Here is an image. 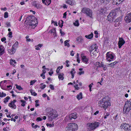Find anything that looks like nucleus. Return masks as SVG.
Returning <instances> with one entry per match:
<instances>
[{
  "label": "nucleus",
  "instance_id": "obj_1",
  "mask_svg": "<svg viewBox=\"0 0 131 131\" xmlns=\"http://www.w3.org/2000/svg\"><path fill=\"white\" fill-rule=\"evenodd\" d=\"M98 104L99 106L103 108L105 110H106L107 108L111 106L110 103L106 97L104 98L99 101Z\"/></svg>",
  "mask_w": 131,
  "mask_h": 131
},
{
  "label": "nucleus",
  "instance_id": "obj_2",
  "mask_svg": "<svg viewBox=\"0 0 131 131\" xmlns=\"http://www.w3.org/2000/svg\"><path fill=\"white\" fill-rule=\"evenodd\" d=\"M131 110V99L127 101L125 103L123 108V113L127 114Z\"/></svg>",
  "mask_w": 131,
  "mask_h": 131
},
{
  "label": "nucleus",
  "instance_id": "obj_3",
  "mask_svg": "<svg viewBox=\"0 0 131 131\" xmlns=\"http://www.w3.org/2000/svg\"><path fill=\"white\" fill-rule=\"evenodd\" d=\"M78 128V125L74 123H69L65 128L66 131H75L77 130Z\"/></svg>",
  "mask_w": 131,
  "mask_h": 131
},
{
  "label": "nucleus",
  "instance_id": "obj_4",
  "mask_svg": "<svg viewBox=\"0 0 131 131\" xmlns=\"http://www.w3.org/2000/svg\"><path fill=\"white\" fill-rule=\"evenodd\" d=\"M118 8L116 9L111 11V13L107 16V19L110 22L112 23L113 21V19H114V17L116 16L117 13L116 12V10H117Z\"/></svg>",
  "mask_w": 131,
  "mask_h": 131
},
{
  "label": "nucleus",
  "instance_id": "obj_5",
  "mask_svg": "<svg viewBox=\"0 0 131 131\" xmlns=\"http://www.w3.org/2000/svg\"><path fill=\"white\" fill-rule=\"evenodd\" d=\"M77 117V114L76 113H73L70 114L69 116H67L65 118L64 121L65 122H67L69 121H72Z\"/></svg>",
  "mask_w": 131,
  "mask_h": 131
},
{
  "label": "nucleus",
  "instance_id": "obj_6",
  "mask_svg": "<svg viewBox=\"0 0 131 131\" xmlns=\"http://www.w3.org/2000/svg\"><path fill=\"white\" fill-rule=\"evenodd\" d=\"M100 124L99 122H95L88 124L87 125L90 129L93 130L98 127Z\"/></svg>",
  "mask_w": 131,
  "mask_h": 131
},
{
  "label": "nucleus",
  "instance_id": "obj_7",
  "mask_svg": "<svg viewBox=\"0 0 131 131\" xmlns=\"http://www.w3.org/2000/svg\"><path fill=\"white\" fill-rule=\"evenodd\" d=\"M81 12L85 13L86 15L92 18V13H93L92 10L88 8H84L82 9Z\"/></svg>",
  "mask_w": 131,
  "mask_h": 131
},
{
  "label": "nucleus",
  "instance_id": "obj_8",
  "mask_svg": "<svg viewBox=\"0 0 131 131\" xmlns=\"http://www.w3.org/2000/svg\"><path fill=\"white\" fill-rule=\"evenodd\" d=\"M49 118L51 119L57 117L58 116L57 112L53 109L52 110L51 109H50V111L49 112Z\"/></svg>",
  "mask_w": 131,
  "mask_h": 131
},
{
  "label": "nucleus",
  "instance_id": "obj_9",
  "mask_svg": "<svg viewBox=\"0 0 131 131\" xmlns=\"http://www.w3.org/2000/svg\"><path fill=\"white\" fill-rule=\"evenodd\" d=\"M106 59L109 62L113 60L115 57L114 54L111 52H108L106 54Z\"/></svg>",
  "mask_w": 131,
  "mask_h": 131
},
{
  "label": "nucleus",
  "instance_id": "obj_10",
  "mask_svg": "<svg viewBox=\"0 0 131 131\" xmlns=\"http://www.w3.org/2000/svg\"><path fill=\"white\" fill-rule=\"evenodd\" d=\"M120 127L124 129L125 131H131V125L129 124L124 123L121 125Z\"/></svg>",
  "mask_w": 131,
  "mask_h": 131
},
{
  "label": "nucleus",
  "instance_id": "obj_11",
  "mask_svg": "<svg viewBox=\"0 0 131 131\" xmlns=\"http://www.w3.org/2000/svg\"><path fill=\"white\" fill-rule=\"evenodd\" d=\"M122 20L123 16H121V17H118L114 21L115 23L114 24V26L116 27L119 26L122 23Z\"/></svg>",
  "mask_w": 131,
  "mask_h": 131
},
{
  "label": "nucleus",
  "instance_id": "obj_12",
  "mask_svg": "<svg viewBox=\"0 0 131 131\" xmlns=\"http://www.w3.org/2000/svg\"><path fill=\"white\" fill-rule=\"evenodd\" d=\"M125 20L127 23L131 22V12L127 14L126 16Z\"/></svg>",
  "mask_w": 131,
  "mask_h": 131
},
{
  "label": "nucleus",
  "instance_id": "obj_13",
  "mask_svg": "<svg viewBox=\"0 0 131 131\" xmlns=\"http://www.w3.org/2000/svg\"><path fill=\"white\" fill-rule=\"evenodd\" d=\"M16 102V100H14L13 101H11L10 103L8 104V106L14 109H15L16 107V106L15 103Z\"/></svg>",
  "mask_w": 131,
  "mask_h": 131
},
{
  "label": "nucleus",
  "instance_id": "obj_14",
  "mask_svg": "<svg viewBox=\"0 0 131 131\" xmlns=\"http://www.w3.org/2000/svg\"><path fill=\"white\" fill-rule=\"evenodd\" d=\"M118 42V45L119 48H121L125 43V41L122 38H119Z\"/></svg>",
  "mask_w": 131,
  "mask_h": 131
},
{
  "label": "nucleus",
  "instance_id": "obj_15",
  "mask_svg": "<svg viewBox=\"0 0 131 131\" xmlns=\"http://www.w3.org/2000/svg\"><path fill=\"white\" fill-rule=\"evenodd\" d=\"M35 18V17L33 16L29 15L27 17L26 20L25 21V22L26 21H29L30 23H31V22L33 21L32 20L33 19Z\"/></svg>",
  "mask_w": 131,
  "mask_h": 131
},
{
  "label": "nucleus",
  "instance_id": "obj_16",
  "mask_svg": "<svg viewBox=\"0 0 131 131\" xmlns=\"http://www.w3.org/2000/svg\"><path fill=\"white\" fill-rule=\"evenodd\" d=\"M98 47L96 46V44H94L91 46L90 49H89V51L90 53L92 52L95 49H97Z\"/></svg>",
  "mask_w": 131,
  "mask_h": 131
},
{
  "label": "nucleus",
  "instance_id": "obj_17",
  "mask_svg": "<svg viewBox=\"0 0 131 131\" xmlns=\"http://www.w3.org/2000/svg\"><path fill=\"white\" fill-rule=\"evenodd\" d=\"M122 2L121 0H113V5H118Z\"/></svg>",
  "mask_w": 131,
  "mask_h": 131
},
{
  "label": "nucleus",
  "instance_id": "obj_18",
  "mask_svg": "<svg viewBox=\"0 0 131 131\" xmlns=\"http://www.w3.org/2000/svg\"><path fill=\"white\" fill-rule=\"evenodd\" d=\"M101 64L99 62H97L94 64L95 68L96 70H98V68H101Z\"/></svg>",
  "mask_w": 131,
  "mask_h": 131
},
{
  "label": "nucleus",
  "instance_id": "obj_19",
  "mask_svg": "<svg viewBox=\"0 0 131 131\" xmlns=\"http://www.w3.org/2000/svg\"><path fill=\"white\" fill-rule=\"evenodd\" d=\"M43 3L46 5H49L50 4L51 0H42Z\"/></svg>",
  "mask_w": 131,
  "mask_h": 131
},
{
  "label": "nucleus",
  "instance_id": "obj_20",
  "mask_svg": "<svg viewBox=\"0 0 131 131\" xmlns=\"http://www.w3.org/2000/svg\"><path fill=\"white\" fill-rule=\"evenodd\" d=\"M81 57L83 62L85 63H88V59L86 58L85 56H83L82 57L81 56Z\"/></svg>",
  "mask_w": 131,
  "mask_h": 131
},
{
  "label": "nucleus",
  "instance_id": "obj_21",
  "mask_svg": "<svg viewBox=\"0 0 131 131\" xmlns=\"http://www.w3.org/2000/svg\"><path fill=\"white\" fill-rule=\"evenodd\" d=\"M16 51V49L15 48L12 47V49L11 50H9L8 51L10 52V54H13Z\"/></svg>",
  "mask_w": 131,
  "mask_h": 131
},
{
  "label": "nucleus",
  "instance_id": "obj_22",
  "mask_svg": "<svg viewBox=\"0 0 131 131\" xmlns=\"http://www.w3.org/2000/svg\"><path fill=\"white\" fill-rule=\"evenodd\" d=\"M34 21L31 22V27L33 28H34L37 26V22H36V23H33Z\"/></svg>",
  "mask_w": 131,
  "mask_h": 131
},
{
  "label": "nucleus",
  "instance_id": "obj_23",
  "mask_svg": "<svg viewBox=\"0 0 131 131\" xmlns=\"http://www.w3.org/2000/svg\"><path fill=\"white\" fill-rule=\"evenodd\" d=\"M64 75L63 73H59L58 74V78L59 80H63L64 79V77H63Z\"/></svg>",
  "mask_w": 131,
  "mask_h": 131
},
{
  "label": "nucleus",
  "instance_id": "obj_24",
  "mask_svg": "<svg viewBox=\"0 0 131 131\" xmlns=\"http://www.w3.org/2000/svg\"><path fill=\"white\" fill-rule=\"evenodd\" d=\"M82 92H80L79 94H78L77 96V98L79 100L82 99Z\"/></svg>",
  "mask_w": 131,
  "mask_h": 131
},
{
  "label": "nucleus",
  "instance_id": "obj_25",
  "mask_svg": "<svg viewBox=\"0 0 131 131\" xmlns=\"http://www.w3.org/2000/svg\"><path fill=\"white\" fill-rule=\"evenodd\" d=\"M4 48L2 46H0V56L2 55L4 52Z\"/></svg>",
  "mask_w": 131,
  "mask_h": 131
},
{
  "label": "nucleus",
  "instance_id": "obj_26",
  "mask_svg": "<svg viewBox=\"0 0 131 131\" xmlns=\"http://www.w3.org/2000/svg\"><path fill=\"white\" fill-rule=\"evenodd\" d=\"M93 36V34L91 33V34L89 35H85V37L87 39H92Z\"/></svg>",
  "mask_w": 131,
  "mask_h": 131
},
{
  "label": "nucleus",
  "instance_id": "obj_27",
  "mask_svg": "<svg viewBox=\"0 0 131 131\" xmlns=\"http://www.w3.org/2000/svg\"><path fill=\"white\" fill-rule=\"evenodd\" d=\"M70 40H66L64 41V44L65 46H67L68 47H70V44L68 43L69 41Z\"/></svg>",
  "mask_w": 131,
  "mask_h": 131
},
{
  "label": "nucleus",
  "instance_id": "obj_28",
  "mask_svg": "<svg viewBox=\"0 0 131 131\" xmlns=\"http://www.w3.org/2000/svg\"><path fill=\"white\" fill-rule=\"evenodd\" d=\"M77 40L79 42H82L83 41V39L81 37H79L77 38Z\"/></svg>",
  "mask_w": 131,
  "mask_h": 131
},
{
  "label": "nucleus",
  "instance_id": "obj_29",
  "mask_svg": "<svg viewBox=\"0 0 131 131\" xmlns=\"http://www.w3.org/2000/svg\"><path fill=\"white\" fill-rule=\"evenodd\" d=\"M110 115V113H107L104 115L103 117L105 119L108 118Z\"/></svg>",
  "mask_w": 131,
  "mask_h": 131
},
{
  "label": "nucleus",
  "instance_id": "obj_30",
  "mask_svg": "<svg viewBox=\"0 0 131 131\" xmlns=\"http://www.w3.org/2000/svg\"><path fill=\"white\" fill-rule=\"evenodd\" d=\"M63 21L62 20H61L59 22L58 24L59 26L61 28H62V27L63 26Z\"/></svg>",
  "mask_w": 131,
  "mask_h": 131
},
{
  "label": "nucleus",
  "instance_id": "obj_31",
  "mask_svg": "<svg viewBox=\"0 0 131 131\" xmlns=\"http://www.w3.org/2000/svg\"><path fill=\"white\" fill-rule=\"evenodd\" d=\"M30 92L32 95L34 96H36L37 95V94L35 92H33V90L32 89H31L30 90Z\"/></svg>",
  "mask_w": 131,
  "mask_h": 131
},
{
  "label": "nucleus",
  "instance_id": "obj_32",
  "mask_svg": "<svg viewBox=\"0 0 131 131\" xmlns=\"http://www.w3.org/2000/svg\"><path fill=\"white\" fill-rule=\"evenodd\" d=\"M117 63V61H115L112 63H111L110 64H109V65L110 66H111V67L113 68L114 65Z\"/></svg>",
  "mask_w": 131,
  "mask_h": 131
},
{
  "label": "nucleus",
  "instance_id": "obj_33",
  "mask_svg": "<svg viewBox=\"0 0 131 131\" xmlns=\"http://www.w3.org/2000/svg\"><path fill=\"white\" fill-rule=\"evenodd\" d=\"M10 64L11 65H14V64L16 63V62L14 60L11 59L10 60Z\"/></svg>",
  "mask_w": 131,
  "mask_h": 131
},
{
  "label": "nucleus",
  "instance_id": "obj_34",
  "mask_svg": "<svg viewBox=\"0 0 131 131\" xmlns=\"http://www.w3.org/2000/svg\"><path fill=\"white\" fill-rule=\"evenodd\" d=\"M10 99V97L8 96L6 97V98H5L4 101V102L6 103V102H8V100Z\"/></svg>",
  "mask_w": 131,
  "mask_h": 131
},
{
  "label": "nucleus",
  "instance_id": "obj_35",
  "mask_svg": "<svg viewBox=\"0 0 131 131\" xmlns=\"http://www.w3.org/2000/svg\"><path fill=\"white\" fill-rule=\"evenodd\" d=\"M22 103L21 104V106H25V104L26 102L24 100H21L20 101Z\"/></svg>",
  "mask_w": 131,
  "mask_h": 131
},
{
  "label": "nucleus",
  "instance_id": "obj_36",
  "mask_svg": "<svg viewBox=\"0 0 131 131\" xmlns=\"http://www.w3.org/2000/svg\"><path fill=\"white\" fill-rule=\"evenodd\" d=\"M15 86H16V88L17 89H18L19 90H22L23 89L20 85H17L16 84L15 85Z\"/></svg>",
  "mask_w": 131,
  "mask_h": 131
},
{
  "label": "nucleus",
  "instance_id": "obj_37",
  "mask_svg": "<svg viewBox=\"0 0 131 131\" xmlns=\"http://www.w3.org/2000/svg\"><path fill=\"white\" fill-rule=\"evenodd\" d=\"M102 63V62L101 63ZM101 68L103 69L104 70H105L106 69V67L105 65H104L103 64L101 63Z\"/></svg>",
  "mask_w": 131,
  "mask_h": 131
},
{
  "label": "nucleus",
  "instance_id": "obj_38",
  "mask_svg": "<svg viewBox=\"0 0 131 131\" xmlns=\"http://www.w3.org/2000/svg\"><path fill=\"white\" fill-rule=\"evenodd\" d=\"M74 25L75 26H78L79 25V24L78 20H76L73 23Z\"/></svg>",
  "mask_w": 131,
  "mask_h": 131
},
{
  "label": "nucleus",
  "instance_id": "obj_39",
  "mask_svg": "<svg viewBox=\"0 0 131 131\" xmlns=\"http://www.w3.org/2000/svg\"><path fill=\"white\" fill-rule=\"evenodd\" d=\"M66 3H67L68 4H69L70 5H73V4H72V2L69 0H66Z\"/></svg>",
  "mask_w": 131,
  "mask_h": 131
},
{
  "label": "nucleus",
  "instance_id": "obj_40",
  "mask_svg": "<svg viewBox=\"0 0 131 131\" xmlns=\"http://www.w3.org/2000/svg\"><path fill=\"white\" fill-rule=\"evenodd\" d=\"M4 17L5 18H7L8 17V13L7 12H6L5 13Z\"/></svg>",
  "mask_w": 131,
  "mask_h": 131
},
{
  "label": "nucleus",
  "instance_id": "obj_41",
  "mask_svg": "<svg viewBox=\"0 0 131 131\" xmlns=\"http://www.w3.org/2000/svg\"><path fill=\"white\" fill-rule=\"evenodd\" d=\"M56 29L55 28H53L52 29H51L50 31V32H51V33H54V34L55 33H56Z\"/></svg>",
  "mask_w": 131,
  "mask_h": 131
},
{
  "label": "nucleus",
  "instance_id": "obj_42",
  "mask_svg": "<svg viewBox=\"0 0 131 131\" xmlns=\"http://www.w3.org/2000/svg\"><path fill=\"white\" fill-rule=\"evenodd\" d=\"M75 73L76 71H75L74 69V68H73L70 72V73L71 74H75Z\"/></svg>",
  "mask_w": 131,
  "mask_h": 131
},
{
  "label": "nucleus",
  "instance_id": "obj_43",
  "mask_svg": "<svg viewBox=\"0 0 131 131\" xmlns=\"http://www.w3.org/2000/svg\"><path fill=\"white\" fill-rule=\"evenodd\" d=\"M37 81L36 80H34L31 81L30 82V85H32L34 84Z\"/></svg>",
  "mask_w": 131,
  "mask_h": 131
},
{
  "label": "nucleus",
  "instance_id": "obj_44",
  "mask_svg": "<svg viewBox=\"0 0 131 131\" xmlns=\"http://www.w3.org/2000/svg\"><path fill=\"white\" fill-rule=\"evenodd\" d=\"M74 87L75 89L78 90L80 89V88L78 87V84H76L74 86Z\"/></svg>",
  "mask_w": 131,
  "mask_h": 131
},
{
  "label": "nucleus",
  "instance_id": "obj_45",
  "mask_svg": "<svg viewBox=\"0 0 131 131\" xmlns=\"http://www.w3.org/2000/svg\"><path fill=\"white\" fill-rule=\"evenodd\" d=\"M18 44V42L17 41H16L15 44L12 47L15 48L17 46Z\"/></svg>",
  "mask_w": 131,
  "mask_h": 131
},
{
  "label": "nucleus",
  "instance_id": "obj_46",
  "mask_svg": "<svg viewBox=\"0 0 131 131\" xmlns=\"http://www.w3.org/2000/svg\"><path fill=\"white\" fill-rule=\"evenodd\" d=\"M46 125L47 126H49L50 127H52L53 126V124H47Z\"/></svg>",
  "mask_w": 131,
  "mask_h": 131
},
{
  "label": "nucleus",
  "instance_id": "obj_47",
  "mask_svg": "<svg viewBox=\"0 0 131 131\" xmlns=\"http://www.w3.org/2000/svg\"><path fill=\"white\" fill-rule=\"evenodd\" d=\"M98 50H97V49H95V50L92 53V54L93 55L95 54L96 53H98Z\"/></svg>",
  "mask_w": 131,
  "mask_h": 131
},
{
  "label": "nucleus",
  "instance_id": "obj_48",
  "mask_svg": "<svg viewBox=\"0 0 131 131\" xmlns=\"http://www.w3.org/2000/svg\"><path fill=\"white\" fill-rule=\"evenodd\" d=\"M118 115L117 114H116V115L114 116L113 117V119H114V120H116L118 118Z\"/></svg>",
  "mask_w": 131,
  "mask_h": 131
},
{
  "label": "nucleus",
  "instance_id": "obj_49",
  "mask_svg": "<svg viewBox=\"0 0 131 131\" xmlns=\"http://www.w3.org/2000/svg\"><path fill=\"white\" fill-rule=\"evenodd\" d=\"M42 120V119L40 117H38L37 118L36 121L37 122L41 121Z\"/></svg>",
  "mask_w": 131,
  "mask_h": 131
},
{
  "label": "nucleus",
  "instance_id": "obj_50",
  "mask_svg": "<svg viewBox=\"0 0 131 131\" xmlns=\"http://www.w3.org/2000/svg\"><path fill=\"white\" fill-rule=\"evenodd\" d=\"M1 96H0V97H3L5 96L6 95V94L5 93H4L3 92L2 93V95H1Z\"/></svg>",
  "mask_w": 131,
  "mask_h": 131
},
{
  "label": "nucleus",
  "instance_id": "obj_51",
  "mask_svg": "<svg viewBox=\"0 0 131 131\" xmlns=\"http://www.w3.org/2000/svg\"><path fill=\"white\" fill-rule=\"evenodd\" d=\"M50 88L52 90H54V86L52 84H50L49 85Z\"/></svg>",
  "mask_w": 131,
  "mask_h": 131
},
{
  "label": "nucleus",
  "instance_id": "obj_52",
  "mask_svg": "<svg viewBox=\"0 0 131 131\" xmlns=\"http://www.w3.org/2000/svg\"><path fill=\"white\" fill-rule=\"evenodd\" d=\"M32 20H33V21H34V22H33L34 24L36 23V22L37 21V24H38V21L37 20V19L35 17V19H33Z\"/></svg>",
  "mask_w": 131,
  "mask_h": 131
},
{
  "label": "nucleus",
  "instance_id": "obj_53",
  "mask_svg": "<svg viewBox=\"0 0 131 131\" xmlns=\"http://www.w3.org/2000/svg\"><path fill=\"white\" fill-rule=\"evenodd\" d=\"M46 86V85L44 84L42 85V86H41L40 87V88L42 90Z\"/></svg>",
  "mask_w": 131,
  "mask_h": 131
},
{
  "label": "nucleus",
  "instance_id": "obj_54",
  "mask_svg": "<svg viewBox=\"0 0 131 131\" xmlns=\"http://www.w3.org/2000/svg\"><path fill=\"white\" fill-rule=\"evenodd\" d=\"M8 35H9V37L10 38L12 37V32H9L8 33Z\"/></svg>",
  "mask_w": 131,
  "mask_h": 131
},
{
  "label": "nucleus",
  "instance_id": "obj_55",
  "mask_svg": "<svg viewBox=\"0 0 131 131\" xmlns=\"http://www.w3.org/2000/svg\"><path fill=\"white\" fill-rule=\"evenodd\" d=\"M84 73V71H82L81 72H79L78 73V74L80 75H81L82 74H83Z\"/></svg>",
  "mask_w": 131,
  "mask_h": 131
},
{
  "label": "nucleus",
  "instance_id": "obj_56",
  "mask_svg": "<svg viewBox=\"0 0 131 131\" xmlns=\"http://www.w3.org/2000/svg\"><path fill=\"white\" fill-rule=\"evenodd\" d=\"M6 39L5 37H3L1 39V41L2 42H4L6 40Z\"/></svg>",
  "mask_w": 131,
  "mask_h": 131
},
{
  "label": "nucleus",
  "instance_id": "obj_57",
  "mask_svg": "<svg viewBox=\"0 0 131 131\" xmlns=\"http://www.w3.org/2000/svg\"><path fill=\"white\" fill-rule=\"evenodd\" d=\"M63 18H66V15H67V12H65L63 14Z\"/></svg>",
  "mask_w": 131,
  "mask_h": 131
},
{
  "label": "nucleus",
  "instance_id": "obj_58",
  "mask_svg": "<svg viewBox=\"0 0 131 131\" xmlns=\"http://www.w3.org/2000/svg\"><path fill=\"white\" fill-rule=\"evenodd\" d=\"M70 54L72 56H73L74 55V53L73 52V51H71Z\"/></svg>",
  "mask_w": 131,
  "mask_h": 131
},
{
  "label": "nucleus",
  "instance_id": "obj_59",
  "mask_svg": "<svg viewBox=\"0 0 131 131\" xmlns=\"http://www.w3.org/2000/svg\"><path fill=\"white\" fill-rule=\"evenodd\" d=\"M1 10L5 11L7 10V8L6 7H5L4 8H2L1 9Z\"/></svg>",
  "mask_w": 131,
  "mask_h": 131
},
{
  "label": "nucleus",
  "instance_id": "obj_60",
  "mask_svg": "<svg viewBox=\"0 0 131 131\" xmlns=\"http://www.w3.org/2000/svg\"><path fill=\"white\" fill-rule=\"evenodd\" d=\"M99 113V111H96L94 114V115H96Z\"/></svg>",
  "mask_w": 131,
  "mask_h": 131
},
{
  "label": "nucleus",
  "instance_id": "obj_61",
  "mask_svg": "<svg viewBox=\"0 0 131 131\" xmlns=\"http://www.w3.org/2000/svg\"><path fill=\"white\" fill-rule=\"evenodd\" d=\"M37 127H38L39 128V126H38L37 125H36L34 126V128H37Z\"/></svg>",
  "mask_w": 131,
  "mask_h": 131
},
{
  "label": "nucleus",
  "instance_id": "obj_62",
  "mask_svg": "<svg viewBox=\"0 0 131 131\" xmlns=\"http://www.w3.org/2000/svg\"><path fill=\"white\" fill-rule=\"evenodd\" d=\"M47 96V95L45 93L44 94H43L42 95V96L43 97H45Z\"/></svg>",
  "mask_w": 131,
  "mask_h": 131
},
{
  "label": "nucleus",
  "instance_id": "obj_63",
  "mask_svg": "<svg viewBox=\"0 0 131 131\" xmlns=\"http://www.w3.org/2000/svg\"><path fill=\"white\" fill-rule=\"evenodd\" d=\"M93 83H92L91 84H90L89 85V88H91V87L92 86V85H93Z\"/></svg>",
  "mask_w": 131,
  "mask_h": 131
},
{
  "label": "nucleus",
  "instance_id": "obj_64",
  "mask_svg": "<svg viewBox=\"0 0 131 131\" xmlns=\"http://www.w3.org/2000/svg\"><path fill=\"white\" fill-rule=\"evenodd\" d=\"M42 127L43 128H42V129L41 130L42 131H44L45 130V128L44 127V126H42Z\"/></svg>",
  "mask_w": 131,
  "mask_h": 131
}]
</instances>
